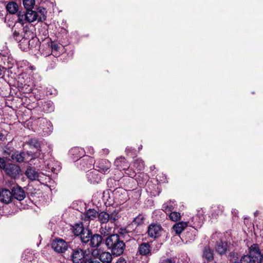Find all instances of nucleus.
<instances>
[{"label":"nucleus","instance_id":"31","mask_svg":"<svg viewBox=\"0 0 263 263\" xmlns=\"http://www.w3.org/2000/svg\"><path fill=\"white\" fill-rule=\"evenodd\" d=\"M23 4L26 9H31L35 5V0H23Z\"/></svg>","mask_w":263,"mask_h":263},{"label":"nucleus","instance_id":"9","mask_svg":"<svg viewBox=\"0 0 263 263\" xmlns=\"http://www.w3.org/2000/svg\"><path fill=\"white\" fill-rule=\"evenodd\" d=\"M162 231L161 227L158 224H151L148 227V234L151 237L157 238L160 236Z\"/></svg>","mask_w":263,"mask_h":263},{"label":"nucleus","instance_id":"47","mask_svg":"<svg viewBox=\"0 0 263 263\" xmlns=\"http://www.w3.org/2000/svg\"><path fill=\"white\" fill-rule=\"evenodd\" d=\"M232 213L233 215H236L238 213V211L236 210V209H233L232 211Z\"/></svg>","mask_w":263,"mask_h":263},{"label":"nucleus","instance_id":"48","mask_svg":"<svg viewBox=\"0 0 263 263\" xmlns=\"http://www.w3.org/2000/svg\"><path fill=\"white\" fill-rule=\"evenodd\" d=\"M103 151H104V152L106 154H108V153H109V151H108V149H103Z\"/></svg>","mask_w":263,"mask_h":263},{"label":"nucleus","instance_id":"21","mask_svg":"<svg viewBox=\"0 0 263 263\" xmlns=\"http://www.w3.org/2000/svg\"><path fill=\"white\" fill-rule=\"evenodd\" d=\"M91 236V232L89 230L85 229V230L80 236V237L82 242L86 243L90 241Z\"/></svg>","mask_w":263,"mask_h":263},{"label":"nucleus","instance_id":"5","mask_svg":"<svg viewBox=\"0 0 263 263\" xmlns=\"http://www.w3.org/2000/svg\"><path fill=\"white\" fill-rule=\"evenodd\" d=\"M87 255H85L84 251L80 248L73 250L71 255V260L73 263H85L88 259Z\"/></svg>","mask_w":263,"mask_h":263},{"label":"nucleus","instance_id":"26","mask_svg":"<svg viewBox=\"0 0 263 263\" xmlns=\"http://www.w3.org/2000/svg\"><path fill=\"white\" fill-rule=\"evenodd\" d=\"M85 230L82 223H77L73 227V233L75 235L80 236L81 234Z\"/></svg>","mask_w":263,"mask_h":263},{"label":"nucleus","instance_id":"20","mask_svg":"<svg viewBox=\"0 0 263 263\" xmlns=\"http://www.w3.org/2000/svg\"><path fill=\"white\" fill-rule=\"evenodd\" d=\"M102 241V236L99 234H95L91 237L90 245L92 247H97L100 246Z\"/></svg>","mask_w":263,"mask_h":263},{"label":"nucleus","instance_id":"46","mask_svg":"<svg viewBox=\"0 0 263 263\" xmlns=\"http://www.w3.org/2000/svg\"><path fill=\"white\" fill-rule=\"evenodd\" d=\"M5 72V69L4 67L0 66V76L3 75Z\"/></svg>","mask_w":263,"mask_h":263},{"label":"nucleus","instance_id":"24","mask_svg":"<svg viewBox=\"0 0 263 263\" xmlns=\"http://www.w3.org/2000/svg\"><path fill=\"white\" fill-rule=\"evenodd\" d=\"M11 158L16 162H22L24 160L25 153L24 152L19 153L18 152H16L12 155Z\"/></svg>","mask_w":263,"mask_h":263},{"label":"nucleus","instance_id":"14","mask_svg":"<svg viewBox=\"0 0 263 263\" xmlns=\"http://www.w3.org/2000/svg\"><path fill=\"white\" fill-rule=\"evenodd\" d=\"M98 213L94 209H89L86 211L83 215V219L84 221H89L93 220L97 217H98Z\"/></svg>","mask_w":263,"mask_h":263},{"label":"nucleus","instance_id":"15","mask_svg":"<svg viewBox=\"0 0 263 263\" xmlns=\"http://www.w3.org/2000/svg\"><path fill=\"white\" fill-rule=\"evenodd\" d=\"M139 254L142 255H146L151 254V246L148 243L143 242L139 245L138 248Z\"/></svg>","mask_w":263,"mask_h":263},{"label":"nucleus","instance_id":"38","mask_svg":"<svg viewBox=\"0 0 263 263\" xmlns=\"http://www.w3.org/2000/svg\"><path fill=\"white\" fill-rule=\"evenodd\" d=\"M29 144L35 147H37L40 145L38 141L36 139H31L29 141Z\"/></svg>","mask_w":263,"mask_h":263},{"label":"nucleus","instance_id":"17","mask_svg":"<svg viewBox=\"0 0 263 263\" xmlns=\"http://www.w3.org/2000/svg\"><path fill=\"white\" fill-rule=\"evenodd\" d=\"M26 175L30 180H38L39 177V173L32 167L27 168L26 171Z\"/></svg>","mask_w":263,"mask_h":263},{"label":"nucleus","instance_id":"19","mask_svg":"<svg viewBox=\"0 0 263 263\" xmlns=\"http://www.w3.org/2000/svg\"><path fill=\"white\" fill-rule=\"evenodd\" d=\"M187 224L186 222H179L173 226V229L176 234H180L187 226Z\"/></svg>","mask_w":263,"mask_h":263},{"label":"nucleus","instance_id":"34","mask_svg":"<svg viewBox=\"0 0 263 263\" xmlns=\"http://www.w3.org/2000/svg\"><path fill=\"white\" fill-rule=\"evenodd\" d=\"M51 47L53 55L55 57H58L59 54L58 53V51L61 47L57 43H52Z\"/></svg>","mask_w":263,"mask_h":263},{"label":"nucleus","instance_id":"50","mask_svg":"<svg viewBox=\"0 0 263 263\" xmlns=\"http://www.w3.org/2000/svg\"><path fill=\"white\" fill-rule=\"evenodd\" d=\"M90 160V162L92 163V159H89Z\"/></svg>","mask_w":263,"mask_h":263},{"label":"nucleus","instance_id":"36","mask_svg":"<svg viewBox=\"0 0 263 263\" xmlns=\"http://www.w3.org/2000/svg\"><path fill=\"white\" fill-rule=\"evenodd\" d=\"M13 36L15 40L17 42H19L23 37L22 34H21L20 33L17 31L16 29L13 30Z\"/></svg>","mask_w":263,"mask_h":263},{"label":"nucleus","instance_id":"45","mask_svg":"<svg viewBox=\"0 0 263 263\" xmlns=\"http://www.w3.org/2000/svg\"><path fill=\"white\" fill-rule=\"evenodd\" d=\"M161 263H175L171 259H166L164 260Z\"/></svg>","mask_w":263,"mask_h":263},{"label":"nucleus","instance_id":"25","mask_svg":"<svg viewBox=\"0 0 263 263\" xmlns=\"http://www.w3.org/2000/svg\"><path fill=\"white\" fill-rule=\"evenodd\" d=\"M23 33V38L18 42H20L19 46L20 48L23 50L25 51L29 49V39L25 37V33Z\"/></svg>","mask_w":263,"mask_h":263},{"label":"nucleus","instance_id":"49","mask_svg":"<svg viewBox=\"0 0 263 263\" xmlns=\"http://www.w3.org/2000/svg\"><path fill=\"white\" fill-rule=\"evenodd\" d=\"M84 159L80 160V163L81 164H83V163H84Z\"/></svg>","mask_w":263,"mask_h":263},{"label":"nucleus","instance_id":"6","mask_svg":"<svg viewBox=\"0 0 263 263\" xmlns=\"http://www.w3.org/2000/svg\"><path fill=\"white\" fill-rule=\"evenodd\" d=\"M23 32L25 33V37L29 39V49L35 47V45L37 43V39L34 36V34L33 32L30 29L29 25H26L25 26H24Z\"/></svg>","mask_w":263,"mask_h":263},{"label":"nucleus","instance_id":"2","mask_svg":"<svg viewBox=\"0 0 263 263\" xmlns=\"http://www.w3.org/2000/svg\"><path fill=\"white\" fill-rule=\"evenodd\" d=\"M106 245L111 250L113 255L120 256L125 249L124 242L120 240V236L118 234H113L109 236L106 239Z\"/></svg>","mask_w":263,"mask_h":263},{"label":"nucleus","instance_id":"29","mask_svg":"<svg viewBox=\"0 0 263 263\" xmlns=\"http://www.w3.org/2000/svg\"><path fill=\"white\" fill-rule=\"evenodd\" d=\"M17 166L15 165H9L4 170L6 173L10 175L13 176L17 171Z\"/></svg>","mask_w":263,"mask_h":263},{"label":"nucleus","instance_id":"44","mask_svg":"<svg viewBox=\"0 0 263 263\" xmlns=\"http://www.w3.org/2000/svg\"><path fill=\"white\" fill-rule=\"evenodd\" d=\"M85 263H100L99 261L97 260H92L91 259H87L85 261Z\"/></svg>","mask_w":263,"mask_h":263},{"label":"nucleus","instance_id":"35","mask_svg":"<svg viewBox=\"0 0 263 263\" xmlns=\"http://www.w3.org/2000/svg\"><path fill=\"white\" fill-rule=\"evenodd\" d=\"M144 217L142 215H139L133 220V223L136 225H140L144 222Z\"/></svg>","mask_w":263,"mask_h":263},{"label":"nucleus","instance_id":"3","mask_svg":"<svg viewBox=\"0 0 263 263\" xmlns=\"http://www.w3.org/2000/svg\"><path fill=\"white\" fill-rule=\"evenodd\" d=\"M120 218L119 212L117 211H113L110 214L106 212H101L98 214V221L101 224H106L108 222L114 223Z\"/></svg>","mask_w":263,"mask_h":263},{"label":"nucleus","instance_id":"7","mask_svg":"<svg viewBox=\"0 0 263 263\" xmlns=\"http://www.w3.org/2000/svg\"><path fill=\"white\" fill-rule=\"evenodd\" d=\"M52 248L58 253H63L67 248V243L62 239H56L51 243Z\"/></svg>","mask_w":263,"mask_h":263},{"label":"nucleus","instance_id":"18","mask_svg":"<svg viewBox=\"0 0 263 263\" xmlns=\"http://www.w3.org/2000/svg\"><path fill=\"white\" fill-rule=\"evenodd\" d=\"M99 259L102 263H110L112 260V256L108 252H102L99 255Z\"/></svg>","mask_w":263,"mask_h":263},{"label":"nucleus","instance_id":"37","mask_svg":"<svg viewBox=\"0 0 263 263\" xmlns=\"http://www.w3.org/2000/svg\"><path fill=\"white\" fill-rule=\"evenodd\" d=\"M125 174L131 178H133L136 176L135 172L129 169V167L128 168H127L126 169H125Z\"/></svg>","mask_w":263,"mask_h":263},{"label":"nucleus","instance_id":"16","mask_svg":"<svg viewBox=\"0 0 263 263\" xmlns=\"http://www.w3.org/2000/svg\"><path fill=\"white\" fill-rule=\"evenodd\" d=\"M215 250L220 255H223L228 250V245L226 242L220 241L218 242L215 246Z\"/></svg>","mask_w":263,"mask_h":263},{"label":"nucleus","instance_id":"41","mask_svg":"<svg viewBox=\"0 0 263 263\" xmlns=\"http://www.w3.org/2000/svg\"><path fill=\"white\" fill-rule=\"evenodd\" d=\"M101 253H100V251L98 249H95L94 250L92 251V255L95 257V258H99V255Z\"/></svg>","mask_w":263,"mask_h":263},{"label":"nucleus","instance_id":"1","mask_svg":"<svg viewBox=\"0 0 263 263\" xmlns=\"http://www.w3.org/2000/svg\"><path fill=\"white\" fill-rule=\"evenodd\" d=\"M47 12L46 9L43 7H39L36 11L27 9L25 13H18V22L23 25L26 22H43L46 19Z\"/></svg>","mask_w":263,"mask_h":263},{"label":"nucleus","instance_id":"13","mask_svg":"<svg viewBox=\"0 0 263 263\" xmlns=\"http://www.w3.org/2000/svg\"><path fill=\"white\" fill-rule=\"evenodd\" d=\"M115 165L120 170H125L129 167V164L124 157H120L115 161Z\"/></svg>","mask_w":263,"mask_h":263},{"label":"nucleus","instance_id":"32","mask_svg":"<svg viewBox=\"0 0 263 263\" xmlns=\"http://www.w3.org/2000/svg\"><path fill=\"white\" fill-rule=\"evenodd\" d=\"M213 211L215 212V214H212V216L213 217L216 218L217 216H218L219 214H221L223 210H224V207L222 205H218L217 206L213 207Z\"/></svg>","mask_w":263,"mask_h":263},{"label":"nucleus","instance_id":"42","mask_svg":"<svg viewBox=\"0 0 263 263\" xmlns=\"http://www.w3.org/2000/svg\"><path fill=\"white\" fill-rule=\"evenodd\" d=\"M47 105L48 106V107H49V111H51L52 110H53V107L52 106V102H48L47 103Z\"/></svg>","mask_w":263,"mask_h":263},{"label":"nucleus","instance_id":"22","mask_svg":"<svg viewBox=\"0 0 263 263\" xmlns=\"http://www.w3.org/2000/svg\"><path fill=\"white\" fill-rule=\"evenodd\" d=\"M7 11L10 14H15L18 11V5L14 2H11L8 3L6 7Z\"/></svg>","mask_w":263,"mask_h":263},{"label":"nucleus","instance_id":"8","mask_svg":"<svg viewBox=\"0 0 263 263\" xmlns=\"http://www.w3.org/2000/svg\"><path fill=\"white\" fill-rule=\"evenodd\" d=\"M111 166V164L107 160H101L96 163V170L101 173H105L108 170H109Z\"/></svg>","mask_w":263,"mask_h":263},{"label":"nucleus","instance_id":"39","mask_svg":"<svg viewBox=\"0 0 263 263\" xmlns=\"http://www.w3.org/2000/svg\"><path fill=\"white\" fill-rule=\"evenodd\" d=\"M6 166V163L5 160L3 158L0 157V168L5 170Z\"/></svg>","mask_w":263,"mask_h":263},{"label":"nucleus","instance_id":"40","mask_svg":"<svg viewBox=\"0 0 263 263\" xmlns=\"http://www.w3.org/2000/svg\"><path fill=\"white\" fill-rule=\"evenodd\" d=\"M80 150L82 151V149L79 147H74L71 149L70 153L73 155H77L78 152H80Z\"/></svg>","mask_w":263,"mask_h":263},{"label":"nucleus","instance_id":"27","mask_svg":"<svg viewBox=\"0 0 263 263\" xmlns=\"http://www.w3.org/2000/svg\"><path fill=\"white\" fill-rule=\"evenodd\" d=\"M176 204L174 201H168L163 204L162 208L163 211L167 213L172 211L174 209Z\"/></svg>","mask_w":263,"mask_h":263},{"label":"nucleus","instance_id":"11","mask_svg":"<svg viewBox=\"0 0 263 263\" xmlns=\"http://www.w3.org/2000/svg\"><path fill=\"white\" fill-rule=\"evenodd\" d=\"M87 178L91 183H98L100 182L101 179L97 170L88 172L87 174Z\"/></svg>","mask_w":263,"mask_h":263},{"label":"nucleus","instance_id":"28","mask_svg":"<svg viewBox=\"0 0 263 263\" xmlns=\"http://www.w3.org/2000/svg\"><path fill=\"white\" fill-rule=\"evenodd\" d=\"M133 165L138 171H142L144 168V162L140 159L135 160L133 162Z\"/></svg>","mask_w":263,"mask_h":263},{"label":"nucleus","instance_id":"30","mask_svg":"<svg viewBox=\"0 0 263 263\" xmlns=\"http://www.w3.org/2000/svg\"><path fill=\"white\" fill-rule=\"evenodd\" d=\"M100 232L101 235H103L104 236L109 235L110 236L111 235L112 229L110 227H107L106 225L104 226H102L100 228Z\"/></svg>","mask_w":263,"mask_h":263},{"label":"nucleus","instance_id":"43","mask_svg":"<svg viewBox=\"0 0 263 263\" xmlns=\"http://www.w3.org/2000/svg\"><path fill=\"white\" fill-rule=\"evenodd\" d=\"M116 263H126V261L123 258L120 257L118 259Z\"/></svg>","mask_w":263,"mask_h":263},{"label":"nucleus","instance_id":"23","mask_svg":"<svg viewBox=\"0 0 263 263\" xmlns=\"http://www.w3.org/2000/svg\"><path fill=\"white\" fill-rule=\"evenodd\" d=\"M203 257L206 259L208 262L213 259V253L212 250L209 247H205L204 248L203 252Z\"/></svg>","mask_w":263,"mask_h":263},{"label":"nucleus","instance_id":"10","mask_svg":"<svg viewBox=\"0 0 263 263\" xmlns=\"http://www.w3.org/2000/svg\"><path fill=\"white\" fill-rule=\"evenodd\" d=\"M12 199V192L7 189H3L0 192V201L8 204L11 202Z\"/></svg>","mask_w":263,"mask_h":263},{"label":"nucleus","instance_id":"33","mask_svg":"<svg viewBox=\"0 0 263 263\" xmlns=\"http://www.w3.org/2000/svg\"><path fill=\"white\" fill-rule=\"evenodd\" d=\"M170 219L173 221H177L180 220L181 215L179 213L176 212H173L170 214Z\"/></svg>","mask_w":263,"mask_h":263},{"label":"nucleus","instance_id":"4","mask_svg":"<svg viewBox=\"0 0 263 263\" xmlns=\"http://www.w3.org/2000/svg\"><path fill=\"white\" fill-rule=\"evenodd\" d=\"M253 249H255V251H256L255 249V246L253 247L251 249H249V255H244L241 257L240 262H235L234 263H258L259 262V254L254 252Z\"/></svg>","mask_w":263,"mask_h":263},{"label":"nucleus","instance_id":"12","mask_svg":"<svg viewBox=\"0 0 263 263\" xmlns=\"http://www.w3.org/2000/svg\"><path fill=\"white\" fill-rule=\"evenodd\" d=\"M12 197H14L18 200L21 201L25 197V193L24 190L20 187H13L12 191Z\"/></svg>","mask_w":263,"mask_h":263}]
</instances>
